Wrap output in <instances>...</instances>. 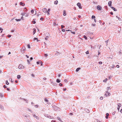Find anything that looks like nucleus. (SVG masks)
I'll use <instances>...</instances> for the list:
<instances>
[{
  "label": "nucleus",
  "mask_w": 122,
  "mask_h": 122,
  "mask_svg": "<svg viewBox=\"0 0 122 122\" xmlns=\"http://www.w3.org/2000/svg\"><path fill=\"white\" fill-rule=\"evenodd\" d=\"M103 97H101L100 98V99L101 100H102L103 99Z\"/></svg>",
  "instance_id": "8fccbe9b"
},
{
  "label": "nucleus",
  "mask_w": 122,
  "mask_h": 122,
  "mask_svg": "<svg viewBox=\"0 0 122 122\" xmlns=\"http://www.w3.org/2000/svg\"><path fill=\"white\" fill-rule=\"evenodd\" d=\"M43 18L42 17H41V18H40V20H43Z\"/></svg>",
  "instance_id": "c03bdc74"
},
{
  "label": "nucleus",
  "mask_w": 122,
  "mask_h": 122,
  "mask_svg": "<svg viewBox=\"0 0 122 122\" xmlns=\"http://www.w3.org/2000/svg\"><path fill=\"white\" fill-rule=\"evenodd\" d=\"M116 67L117 68H118L119 67V66L118 65H117L116 66Z\"/></svg>",
  "instance_id": "603ef678"
},
{
  "label": "nucleus",
  "mask_w": 122,
  "mask_h": 122,
  "mask_svg": "<svg viewBox=\"0 0 122 122\" xmlns=\"http://www.w3.org/2000/svg\"><path fill=\"white\" fill-rule=\"evenodd\" d=\"M57 118L60 121H61V119L60 117H57Z\"/></svg>",
  "instance_id": "473e14b6"
},
{
  "label": "nucleus",
  "mask_w": 122,
  "mask_h": 122,
  "mask_svg": "<svg viewBox=\"0 0 122 122\" xmlns=\"http://www.w3.org/2000/svg\"><path fill=\"white\" fill-rule=\"evenodd\" d=\"M50 9H48V10L47 11V12H49L50 11Z\"/></svg>",
  "instance_id": "e433bc0d"
},
{
  "label": "nucleus",
  "mask_w": 122,
  "mask_h": 122,
  "mask_svg": "<svg viewBox=\"0 0 122 122\" xmlns=\"http://www.w3.org/2000/svg\"><path fill=\"white\" fill-rule=\"evenodd\" d=\"M32 23L34 24H35L36 23V22L34 21H32Z\"/></svg>",
  "instance_id": "3c124183"
},
{
  "label": "nucleus",
  "mask_w": 122,
  "mask_h": 122,
  "mask_svg": "<svg viewBox=\"0 0 122 122\" xmlns=\"http://www.w3.org/2000/svg\"><path fill=\"white\" fill-rule=\"evenodd\" d=\"M36 40V42H38L39 41L37 38L35 37L33 39V41H35Z\"/></svg>",
  "instance_id": "9b49d317"
},
{
  "label": "nucleus",
  "mask_w": 122,
  "mask_h": 122,
  "mask_svg": "<svg viewBox=\"0 0 122 122\" xmlns=\"http://www.w3.org/2000/svg\"><path fill=\"white\" fill-rule=\"evenodd\" d=\"M33 59V58L32 57H31L30 58V60L32 61V60Z\"/></svg>",
  "instance_id": "de8ad7c7"
},
{
  "label": "nucleus",
  "mask_w": 122,
  "mask_h": 122,
  "mask_svg": "<svg viewBox=\"0 0 122 122\" xmlns=\"http://www.w3.org/2000/svg\"><path fill=\"white\" fill-rule=\"evenodd\" d=\"M0 107L2 110H4V108L3 106H2L1 105L0 106Z\"/></svg>",
  "instance_id": "412c9836"
},
{
  "label": "nucleus",
  "mask_w": 122,
  "mask_h": 122,
  "mask_svg": "<svg viewBox=\"0 0 122 122\" xmlns=\"http://www.w3.org/2000/svg\"><path fill=\"white\" fill-rule=\"evenodd\" d=\"M44 56L46 57H47V56H48V55L47 54H44Z\"/></svg>",
  "instance_id": "c9c22d12"
},
{
  "label": "nucleus",
  "mask_w": 122,
  "mask_h": 122,
  "mask_svg": "<svg viewBox=\"0 0 122 122\" xmlns=\"http://www.w3.org/2000/svg\"><path fill=\"white\" fill-rule=\"evenodd\" d=\"M24 67L21 65H20L18 66V68L19 69H21L24 68Z\"/></svg>",
  "instance_id": "f03ea898"
},
{
  "label": "nucleus",
  "mask_w": 122,
  "mask_h": 122,
  "mask_svg": "<svg viewBox=\"0 0 122 122\" xmlns=\"http://www.w3.org/2000/svg\"><path fill=\"white\" fill-rule=\"evenodd\" d=\"M56 82L57 83H60V82L61 81L59 79H57L56 80Z\"/></svg>",
  "instance_id": "dca6fc26"
},
{
  "label": "nucleus",
  "mask_w": 122,
  "mask_h": 122,
  "mask_svg": "<svg viewBox=\"0 0 122 122\" xmlns=\"http://www.w3.org/2000/svg\"><path fill=\"white\" fill-rule=\"evenodd\" d=\"M95 16L94 15H92V19H95Z\"/></svg>",
  "instance_id": "4be33fe9"
},
{
  "label": "nucleus",
  "mask_w": 122,
  "mask_h": 122,
  "mask_svg": "<svg viewBox=\"0 0 122 122\" xmlns=\"http://www.w3.org/2000/svg\"><path fill=\"white\" fill-rule=\"evenodd\" d=\"M23 47L24 49H23V48L21 50V51L22 52V53H24V51H25L26 50V49L25 48V47L24 46H23Z\"/></svg>",
  "instance_id": "39448f33"
},
{
  "label": "nucleus",
  "mask_w": 122,
  "mask_h": 122,
  "mask_svg": "<svg viewBox=\"0 0 122 122\" xmlns=\"http://www.w3.org/2000/svg\"><path fill=\"white\" fill-rule=\"evenodd\" d=\"M27 61L29 64L30 63V62L28 60H27Z\"/></svg>",
  "instance_id": "864d4df0"
},
{
  "label": "nucleus",
  "mask_w": 122,
  "mask_h": 122,
  "mask_svg": "<svg viewBox=\"0 0 122 122\" xmlns=\"http://www.w3.org/2000/svg\"><path fill=\"white\" fill-rule=\"evenodd\" d=\"M9 80L10 81H11V82H13V81H12V78H10L9 79Z\"/></svg>",
  "instance_id": "4c0bfd02"
},
{
  "label": "nucleus",
  "mask_w": 122,
  "mask_h": 122,
  "mask_svg": "<svg viewBox=\"0 0 122 122\" xmlns=\"http://www.w3.org/2000/svg\"><path fill=\"white\" fill-rule=\"evenodd\" d=\"M3 87H4V88H6V86H5V85H4V86H3Z\"/></svg>",
  "instance_id": "bf43d9fd"
},
{
  "label": "nucleus",
  "mask_w": 122,
  "mask_h": 122,
  "mask_svg": "<svg viewBox=\"0 0 122 122\" xmlns=\"http://www.w3.org/2000/svg\"><path fill=\"white\" fill-rule=\"evenodd\" d=\"M102 7L99 5L97 6V9L98 10H100L101 9Z\"/></svg>",
  "instance_id": "0eeeda50"
},
{
  "label": "nucleus",
  "mask_w": 122,
  "mask_h": 122,
  "mask_svg": "<svg viewBox=\"0 0 122 122\" xmlns=\"http://www.w3.org/2000/svg\"><path fill=\"white\" fill-rule=\"evenodd\" d=\"M118 107H120L121 106V105L120 103H118Z\"/></svg>",
  "instance_id": "a878e982"
},
{
  "label": "nucleus",
  "mask_w": 122,
  "mask_h": 122,
  "mask_svg": "<svg viewBox=\"0 0 122 122\" xmlns=\"http://www.w3.org/2000/svg\"><path fill=\"white\" fill-rule=\"evenodd\" d=\"M26 121L27 122H31L30 120H29L28 119H27L26 120Z\"/></svg>",
  "instance_id": "37998d69"
},
{
  "label": "nucleus",
  "mask_w": 122,
  "mask_h": 122,
  "mask_svg": "<svg viewBox=\"0 0 122 122\" xmlns=\"http://www.w3.org/2000/svg\"><path fill=\"white\" fill-rule=\"evenodd\" d=\"M20 99L21 100H22V99H23L25 101H27V100L26 99H23V98H20Z\"/></svg>",
  "instance_id": "2f4dec72"
},
{
  "label": "nucleus",
  "mask_w": 122,
  "mask_h": 122,
  "mask_svg": "<svg viewBox=\"0 0 122 122\" xmlns=\"http://www.w3.org/2000/svg\"><path fill=\"white\" fill-rule=\"evenodd\" d=\"M53 108L54 109V110L55 111L58 110V109L59 108L58 107L55 106H53Z\"/></svg>",
  "instance_id": "7ed1b4c3"
},
{
  "label": "nucleus",
  "mask_w": 122,
  "mask_h": 122,
  "mask_svg": "<svg viewBox=\"0 0 122 122\" xmlns=\"http://www.w3.org/2000/svg\"><path fill=\"white\" fill-rule=\"evenodd\" d=\"M27 47L28 48H30V45H27Z\"/></svg>",
  "instance_id": "72a5a7b5"
},
{
  "label": "nucleus",
  "mask_w": 122,
  "mask_h": 122,
  "mask_svg": "<svg viewBox=\"0 0 122 122\" xmlns=\"http://www.w3.org/2000/svg\"><path fill=\"white\" fill-rule=\"evenodd\" d=\"M85 111H86L88 113H89L90 112V111L88 109H86L85 110Z\"/></svg>",
  "instance_id": "ddd939ff"
},
{
  "label": "nucleus",
  "mask_w": 122,
  "mask_h": 122,
  "mask_svg": "<svg viewBox=\"0 0 122 122\" xmlns=\"http://www.w3.org/2000/svg\"><path fill=\"white\" fill-rule=\"evenodd\" d=\"M64 81L66 82H67V80L66 79Z\"/></svg>",
  "instance_id": "13d9d810"
},
{
  "label": "nucleus",
  "mask_w": 122,
  "mask_h": 122,
  "mask_svg": "<svg viewBox=\"0 0 122 122\" xmlns=\"http://www.w3.org/2000/svg\"><path fill=\"white\" fill-rule=\"evenodd\" d=\"M43 11L44 12H47V9L46 8L43 9Z\"/></svg>",
  "instance_id": "4468645a"
},
{
  "label": "nucleus",
  "mask_w": 122,
  "mask_h": 122,
  "mask_svg": "<svg viewBox=\"0 0 122 122\" xmlns=\"http://www.w3.org/2000/svg\"><path fill=\"white\" fill-rule=\"evenodd\" d=\"M83 37L85 40H86L87 39L86 36L85 35Z\"/></svg>",
  "instance_id": "393cba45"
},
{
  "label": "nucleus",
  "mask_w": 122,
  "mask_h": 122,
  "mask_svg": "<svg viewBox=\"0 0 122 122\" xmlns=\"http://www.w3.org/2000/svg\"><path fill=\"white\" fill-rule=\"evenodd\" d=\"M6 84L7 85H8L9 84V83L8 82L7 80L6 81Z\"/></svg>",
  "instance_id": "b1692460"
},
{
  "label": "nucleus",
  "mask_w": 122,
  "mask_h": 122,
  "mask_svg": "<svg viewBox=\"0 0 122 122\" xmlns=\"http://www.w3.org/2000/svg\"><path fill=\"white\" fill-rule=\"evenodd\" d=\"M96 25V24H92V25L93 26H95Z\"/></svg>",
  "instance_id": "6e6d98bb"
},
{
  "label": "nucleus",
  "mask_w": 122,
  "mask_h": 122,
  "mask_svg": "<svg viewBox=\"0 0 122 122\" xmlns=\"http://www.w3.org/2000/svg\"><path fill=\"white\" fill-rule=\"evenodd\" d=\"M11 36L10 35H9L8 36V37H10Z\"/></svg>",
  "instance_id": "0e129e2a"
},
{
  "label": "nucleus",
  "mask_w": 122,
  "mask_h": 122,
  "mask_svg": "<svg viewBox=\"0 0 122 122\" xmlns=\"http://www.w3.org/2000/svg\"><path fill=\"white\" fill-rule=\"evenodd\" d=\"M110 13V14H111V15H113V13L112 12H111Z\"/></svg>",
  "instance_id": "e2e57ef3"
},
{
  "label": "nucleus",
  "mask_w": 122,
  "mask_h": 122,
  "mask_svg": "<svg viewBox=\"0 0 122 122\" xmlns=\"http://www.w3.org/2000/svg\"><path fill=\"white\" fill-rule=\"evenodd\" d=\"M119 54H122L121 52L120 51H119Z\"/></svg>",
  "instance_id": "69168bd1"
},
{
  "label": "nucleus",
  "mask_w": 122,
  "mask_h": 122,
  "mask_svg": "<svg viewBox=\"0 0 122 122\" xmlns=\"http://www.w3.org/2000/svg\"><path fill=\"white\" fill-rule=\"evenodd\" d=\"M120 112L122 113V109L120 110Z\"/></svg>",
  "instance_id": "774afa93"
},
{
  "label": "nucleus",
  "mask_w": 122,
  "mask_h": 122,
  "mask_svg": "<svg viewBox=\"0 0 122 122\" xmlns=\"http://www.w3.org/2000/svg\"><path fill=\"white\" fill-rule=\"evenodd\" d=\"M34 10H31V13L32 14H33V13Z\"/></svg>",
  "instance_id": "cd10ccee"
},
{
  "label": "nucleus",
  "mask_w": 122,
  "mask_h": 122,
  "mask_svg": "<svg viewBox=\"0 0 122 122\" xmlns=\"http://www.w3.org/2000/svg\"><path fill=\"white\" fill-rule=\"evenodd\" d=\"M40 63L41 64V65L42 66V62L41 61H40Z\"/></svg>",
  "instance_id": "49530a36"
},
{
  "label": "nucleus",
  "mask_w": 122,
  "mask_h": 122,
  "mask_svg": "<svg viewBox=\"0 0 122 122\" xmlns=\"http://www.w3.org/2000/svg\"><path fill=\"white\" fill-rule=\"evenodd\" d=\"M63 15L64 16H65L66 15V11H65V10H64L63 11Z\"/></svg>",
  "instance_id": "2eb2a0df"
},
{
  "label": "nucleus",
  "mask_w": 122,
  "mask_h": 122,
  "mask_svg": "<svg viewBox=\"0 0 122 122\" xmlns=\"http://www.w3.org/2000/svg\"><path fill=\"white\" fill-rule=\"evenodd\" d=\"M36 63L37 64H39L40 62L39 61H37L36 62Z\"/></svg>",
  "instance_id": "680f3d73"
},
{
  "label": "nucleus",
  "mask_w": 122,
  "mask_h": 122,
  "mask_svg": "<svg viewBox=\"0 0 122 122\" xmlns=\"http://www.w3.org/2000/svg\"><path fill=\"white\" fill-rule=\"evenodd\" d=\"M17 77L18 79H20L21 77V76L20 75H18L17 76Z\"/></svg>",
  "instance_id": "6ab92c4d"
},
{
  "label": "nucleus",
  "mask_w": 122,
  "mask_h": 122,
  "mask_svg": "<svg viewBox=\"0 0 122 122\" xmlns=\"http://www.w3.org/2000/svg\"><path fill=\"white\" fill-rule=\"evenodd\" d=\"M86 54H89L88 51H87L86 52Z\"/></svg>",
  "instance_id": "58836bf2"
},
{
  "label": "nucleus",
  "mask_w": 122,
  "mask_h": 122,
  "mask_svg": "<svg viewBox=\"0 0 122 122\" xmlns=\"http://www.w3.org/2000/svg\"><path fill=\"white\" fill-rule=\"evenodd\" d=\"M106 115L107 116H109V114L108 113H107L106 114Z\"/></svg>",
  "instance_id": "a18cd8bd"
},
{
  "label": "nucleus",
  "mask_w": 122,
  "mask_h": 122,
  "mask_svg": "<svg viewBox=\"0 0 122 122\" xmlns=\"http://www.w3.org/2000/svg\"><path fill=\"white\" fill-rule=\"evenodd\" d=\"M107 79H105V80H104L103 81L104 82H105L107 81Z\"/></svg>",
  "instance_id": "c85d7f7f"
},
{
  "label": "nucleus",
  "mask_w": 122,
  "mask_h": 122,
  "mask_svg": "<svg viewBox=\"0 0 122 122\" xmlns=\"http://www.w3.org/2000/svg\"><path fill=\"white\" fill-rule=\"evenodd\" d=\"M99 63L100 64H101L102 63V61H100L99 62Z\"/></svg>",
  "instance_id": "a19ab883"
},
{
  "label": "nucleus",
  "mask_w": 122,
  "mask_h": 122,
  "mask_svg": "<svg viewBox=\"0 0 122 122\" xmlns=\"http://www.w3.org/2000/svg\"><path fill=\"white\" fill-rule=\"evenodd\" d=\"M77 5L79 9H82V7L81 6V4L80 3H78L77 4Z\"/></svg>",
  "instance_id": "20e7f679"
},
{
  "label": "nucleus",
  "mask_w": 122,
  "mask_h": 122,
  "mask_svg": "<svg viewBox=\"0 0 122 122\" xmlns=\"http://www.w3.org/2000/svg\"><path fill=\"white\" fill-rule=\"evenodd\" d=\"M55 55L56 56H58L59 55V52H54L53 53L54 54H55Z\"/></svg>",
  "instance_id": "423d86ee"
},
{
  "label": "nucleus",
  "mask_w": 122,
  "mask_h": 122,
  "mask_svg": "<svg viewBox=\"0 0 122 122\" xmlns=\"http://www.w3.org/2000/svg\"><path fill=\"white\" fill-rule=\"evenodd\" d=\"M59 86H62V84L61 83H60L59 84Z\"/></svg>",
  "instance_id": "ea45409f"
},
{
  "label": "nucleus",
  "mask_w": 122,
  "mask_h": 122,
  "mask_svg": "<svg viewBox=\"0 0 122 122\" xmlns=\"http://www.w3.org/2000/svg\"><path fill=\"white\" fill-rule=\"evenodd\" d=\"M110 87H107V91H108L110 89Z\"/></svg>",
  "instance_id": "79ce46f5"
},
{
  "label": "nucleus",
  "mask_w": 122,
  "mask_h": 122,
  "mask_svg": "<svg viewBox=\"0 0 122 122\" xmlns=\"http://www.w3.org/2000/svg\"><path fill=\"white\" fill-rule=\"evenodd\" d=\"M48 37L49 36H46V37L45 38V39L46 40H47V39H48Z\"/></svg>",
  "instance_id": "c756f323"
},
{
  "label": "nucleus",
  "mask_w": 122,
  "mask_h": 122,
  "mask_svg": "<svg viewBox=\"0 0 122 122\" xmlns=\"http://www.w3.org/2000/svg\"><path fill=\"white\" fill-rule=\"evenodd\" d=\"M24 117L25 118H28L29 117V116L28 115H24Z\"/></svg>",
  "instance_id": "1a4fd4ad"
},
{
  "label": "nucleus",
  "mask_w": 122,
  "mask_h": 122,
  "mask_svg": "<svg viewBox=\"0 0 122 122\" xmlns=\"http://www.w3.org/2000/svg\"><path fill=\"white\" fill-rule=\"evenodd\" d=\"M62 31L63 32H64L65 31V30L64 29H62Z\"/></svg>",
  "instance_id": "5fc2aeb1"
},
{
  "label": "nucleus",
  "mask_w": 122,
  "mask_h": 122,
  "mask_svg": "<svg viewBox=\"0 0 122 122\" xmlns=\"http://www.w3.org/2000/svg\"><path fill=\"white\" fill-rule=\"evenodd\" d=\"M80 69V68H78L76 69V72H78Z\"/></svg>",
  "instance_id": "a211bd4d"
},
{
  "label": "nucleus",
  "mask_w": 122,
  "mask_h": 122,
  "mask_svg": "<svg viewBox=\"0 0 122 122\" xmlns=\"http://www.w3.org/2000/svg\"><path fill=\"white\" fill-rule=\"evenodd\" d=\"M20 5H21L23 6H24L25 5V4L22 2H20Z\"/></svg>",
  "instance_id": "9d476101"
},
{
  "label": "nucleus",
  "mask_w": 122,
  "mask_h": 122,
  "mask_svg": "<svg viewBox=\"0 0 122 122\" xmlns=\"http://www.w3.org/2000/svg\"><path fill=\"white\" fill-rule=\"evenodd\" d=\"M58 2V1L57 0H56L54 2V4L55 5L57 4Z\"/></svg>",
  "instance_id": "f3484780"
},
{
  "label": "nucleus",
  "mask_w": 122,
  "mask_h": 122,
  "mask_svg": "<svg viewBox=\"0 0 122 122\" xmlns=\"http://www.w3.org/2000/svg\"><path fill=\"white\" fill-rule=\"evenodd\" d=\"M110 94L108 91H106L105 92L104 94V96L106 97L109 96L110 95Z\"/></svg>",
  "instance_id": "f257e3e1"
},
{
  "label": "nucleus",
  "mask_w": 122,
  "mask_h": 122,
  "mask_svg": "<svg viewBox=\"0 0 122 122\" xmlns=\"http://www.w3.org/2000/svg\"><path fill=\"white\" fill-rule=\"evenodd\" d=\"M112 3V1H109L108 2V5L109 6H110V7H111V5Z\"/></svg>",
  "instance_id": "6e6552de"
},
{
  "label": "nucleus",
  "mask_w": 122,
  "mask_h": 122,
  "mask_svg": "<svg viewBox=\"0 0 122 122\" xmlns=\"http://www.w3.org/2000/svg\"><path fill=\"white\" fill-rule=\"evenodd\" d=\"M35 107H38V106L37 105H35Z\"/></svg>",
  "instance_id": "338daca9"
},
{
  "label": "nucleus",
  "mask_w": 122,
  "mask_h": 122,
  "mask_svg": "<svg viewBox=\"0 0 122 122\" xmlns=\"http://www.w3.org/2000/svg\"><path fill=\"white\" fill-rule=\"evenodd\" d=\"M33 30H34V31H33V34H34L36 32V29H33Z\"/></svg>",
  "instance_id": "aec40b11"
},
{
  "label": "nucleus",
  "mask_w": 122,
  "mask_h": 122,
  "mask_svg": "<svg viewBox=\"0 0 122 122\" xmlns=\"http://www.w3.org/2000/svg\"><path fill=\"white\" fill-rule=\"evenodd\" d=\"M0 96L1 97H3V95L1 93L0 94Z\"/></svg>",
  "instance_id": "09e8293b"
},
{
  "label": "nucleus",
  "mask_w": 122,
  "mask_h": 122,
  "mask_svg": "<svg viewBox=\"0 0 122 122\" xmlns=\"http://www.w3.org/2000/svg\"><path fill=\"white\" fill-rule=\"evenodd\" d=\"M45 101L46 102H48V100L46 98H45Z\"/></svg>",
  "instance_id": "bb28decb"
},
{
  "label": "nucleus",
  "mask_w": 122,
  "mask_h": 122,
  "mask_svg": "<svg viewBox=\"0 0 122 122\" xmlns=\"http://www.w3.org/2000/svg\"><path fill=\"white\" fill-rule=\"evenodd\" d=\"M71 32L72 33L74 34H75V33L74 32H72L71 31Z\"/></svg>",
  "instance_id": "052dcab7"
},
{
  "label": "nucleus",
  "mask_w": 122,
  "mask_h": 122,
  "mask_svg": "<svg viewBox=\"0 0 122 122\" xmlns=\"http://www.w3.org/2000/svg\"><path fill=\"white\" fill-rule=\"evenodd\" d=\"M108 40H107V41H105V42L107 44V43L108 42Z\"/></svg>",
  "instance_id": "f704fd0d"
},
{
  "label": "nucleus",
  "mask_w": 122,
  "mask_h": 122,
  "mask_svg": "<svg viewBox=\"0 0 122 122\" xmlns=\"http://www.w3.org/2000/svg\"><path fill=\"white\" fill-rule=\"evenodd\" d=\"M111 8L112 9H113L114 11H117V10L115 8H114L113 7L111 6Z\"/></svg>",
  "instance_id": "f8f14e48"
},
{
  "label": "nucleus",
  "mask_w": 122,
  "mask_h": 122,
  "mask_svg": "<svg viewBox=\"0 0 122 122\" xmlns=\"http://www.w3.org/2000/svg\"><path fill=\"white\" fill-rule=\"evenodd\" d=\"M61 28L63 29L64 27V26L63 25H61Z\"/></svg>",
  "instance_id": "7c9ffc66"
},
{
  "label": "nucleus",
  "mask_w": 122,
  "mask_h": 122,
  "mask_svg": "<svg viewBox=\"0 0 122 122\" xmlns=\"http://www.w3.org/2000/svg\"><path fill=\"white\" fill-rule=\"evenodd\" d=\"M31 76H32V77H34V75L33 74H31Z\"/></svg>",
  "instance_id": "4d7b16f0"
},
{
  "label": "nucleus",
  "mask_w": 122,
  "mask_h": 122,
  "mask_svg": "<svg viewBox=\"0 0 122 122\" xmlns=\"http://www.w3.org/2000/svg\"><path fill=\"white\" fill-rule=\"evenodd\" d=\"M15 20L17 21H20L21 20V19H15Z\"/></svg>",
  "instance_id": "5701e85b"
}]
</instances>
